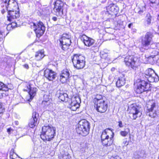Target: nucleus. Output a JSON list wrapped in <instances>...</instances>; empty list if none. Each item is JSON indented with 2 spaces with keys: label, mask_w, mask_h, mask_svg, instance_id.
<instances>
[{
  "label": "nucleus",
  "mask_w": 159,
  "mask_h": 159,
  "mask_svg": "<svg viewBox=\"0 0 159 159\" xmlns=\"http://www.w3.org/2000/svg\"><path fill=\"white\" fill-rule=\"evenodd\" d=\"M137 87L135 91L137 93H141L143 92L149 90L150 84L147 81L141 79L137 80Z\"/></svg>",
  "instance_id": "6"
},
{
  "label": "nucleus",
  "mask_w": 159,
  "mask_h": 159,
  "mask_svg": "<svg viewBox=\"0 0 159 159\" xmlns=\"http://www.w3.org/2000/svg\"><path fill=\"white\" fill-rule=\"evenodd\" d=\"M158 20H159V15L158 16Z\"/></svg>",
  "instance_id": "51"
},
{
  "label": "nucleus",
  "mask_w": 159,
  "mask_h": 159,
  "mask_svg": "<svg viewBox=\"0 0 159 159\" xmlns=\"http://www.w3.org/2000/svg\"><path fill=\"white\" fill-rule=\"evenodd\" d=\"M143 78L145 77V79L150 82H157L159 80L158 76L155 73L154 71L151 68L147 70L145 73L143 74Z\"/></svg>",
  "instance_id": "7"
},
{
  "label": "nucleus",
  "mask_w": 159,
  "mask_h": 159,
  "mask_svg": "<svg viewBox=\"0 0 159 159\" xmlns=\"http://www.w3.org/2000/svg\"><path fill=\"white\" fill-rule=\"evenodd\" d=\"M81 99L79 96H75L72 98V102L70 104V108L73 111H75L80 107Z\"/></svg>",
  "instance_id": "17"
},
{
  "label": "nucleus",
  "mask_w": 159,
  "mask_h": 159,
  "mask_svg": "<svg viewBox=\"0 0 159 159\" xmlns=\"http://www.w3.org/2000/svg\"><path fill=\"white\" fill-rule=\"evenodd\" d=\"M139 59L134 56H127L124 58V61L126 66L135 69L140 65Z\"/></svg>",
  "instance_id": "5"
},
{
  "label": "nucleus",
  "mask_w": 159,
  "mask_h": 159,
  "mask_svg": "<svg viewBox=\"0 0 159 159\" xmlns=\"http://www.w3.org/2000/svg\"><path fill=\"white\" fill-rule=\"evenodd\" d=\"M44 56V52L42 50L36 52L35 55V59L38 61L41 60Z\"/></svg>",
  "instance_id": "24"
},
{
  "label": "nucleus",
  "mask_w": 159,
  "mask_h": 159,
  "mask_svg": "<svg viewBox=\"0 0 159 159\" xmlns=\"http://www.w3.org/2000/svg\"><path fill=\"white\" fill-rule=\"evenodd\" d=\"M16 5L17 6V2L14 0H9L8 2L5 1L3 4L2 6V8L1 10V12L4 14L7 11L9 12L10 9L12 8V5Z\"/></svg>",
  "instance_id": "16"
},
{
  "label": "nucleus",
  "mask_w": 159,
  "mask_h": 159,
  "mask_svg": "<svg viewBox=\"0 0 159 159\" xmlns=\"http://www.w3.org/2000/svg\"><path fill=\"white\" fill-rule=\"evenodd\" d=\"M19 16V8L17 4V6L12 5V8L10 9V10L8 12V15L7 16L8 20L11 21L12 19L18 18Z\"/></svg>",
  "instance_id": "10"
},
{
  "label": "nucleus",
  "mask_w": 159,
  "mask_h": 159,
  "mask_svg": "<svg viewBox=\"0 0 159 159\" xmlns=\"http://www.w3.org/2000/svg\"><path fill=\"white\" fill-rule=\"evenodd\" d=\"M125 83V80L124 78H119L116 82V86L120 88L124 85Z\"/></svg>",
  "instance_id": "27"
},
{
  "label": "nucleus",
  "mask_w": 159,
  "mask_h": 159,
  "mask_svg": "<svg viewBox=\"0 0 159 159\" xmlns=\"http://www.w3.org/2000/svg\"><path fill=\"white\" fill-rule=\"evenodd\" d=\"M39 117L38 114L36 112H33L31 118L30 120L29 125L30 127L33 128L38 124V120Z\"/></svg>",
  "instance_id": "18"
},
{
  "label": "nucleus",
  "mask_w": 159,
  "mask_h": 159,
  "mask_svg": "<svg viewBox=\"0 0 159 159\" xmlns=\"http://www.w3.org/2000/svg\"><path fill=\"white\" fill-rule=\"evenodd\" d=\"M153 36L152 33L148 32L142 39L141 43L143 47L145 49H148L150 45Z\"/></svg>",
  "instance_id": "13"
},
{
  "label": "nucleus",
  "mask_w": 159,
  "mask_h": 159,
  "mask_svg": "<svg viewBox=\"0 0 159 159\" xmlns=\"http://www.w3.org/2000/svg\"><path fill=\"white\" fill-rule=\"evenodd\" d=\"M0 90L6 91L8 90V88L7 85L0 82Z\"/></svg>",
  "instance_id": "31"
},
{
  "label": "nucleus",
  "mask_w": 159,
  "mask_h": 159,
  "mask_svg": "<svg viewBox=\"0 0 159 159\" xmlns=\"http://www.w3.org/2000/svg\"><path fill=\"white\" fill-rule=\"evenodd\" d=\"M52 19L54 21H56L57 20V18L56 17L54 16L52 17Z\"/></svg>",
  "instance_id": "44"
},
{
  "label": "nucleus",
  "mask_w": 159,
  "mask_h": 159,
  "mask_svg": "<svg viewBox=\"0 0 159 159\" xmlns=\"http://www.w3.org/2000/svg\"><path fill=\"white\" fill-rule=\"evenodd\" d=\"M140 109V108L134 104H131L129 107L128 110L132 119L135 120L137 117H140L142 113Z\"/></svg>",
  "instance_id": "11"
},
{
  "label": "nucleus",
  "mask_w": 159,
  "mask_h": 159,
  "mask_svg": "<svg viewBox=\"0 0 159 159\" xmlns=\"http://www.w3.org/2000/svg\"><path fill=\"white\" fill-rule=\"evenodd\" d=\"M95 107L97 111L100 113H104L107 110L108 107L107 102L104 100H101L94 103Z\"/></svg>",
  "instance_id": "14"
},
{
  "label": "nucleus",
  "mask_w": 159,
  "mask_h": 159,
  "mask_svg": "<svg viewBox=\"0 0 159 159\" xmlns=\"http://www.w3.org/2000/svg\"><path fill=\"white\" fill-rule=\"evenodd\" d=\"M106 15L109 18L114 15H116L119 11V7L114 4H111L107 7Z\"/></svg>",
  "instance_id": "15"
},
{
  "label": "nucleus",
  "mask_w": 159,
  "mask_h": 159,
  "mask_svg": "<svg viewBox=\"0 0 159 159\" xmlns=\"http://www.w3.org/2000/svg\"><path fill=\"white\" fill-rule=\"evenodd\" d=\"M114 133L109 129L104 130L101 136L102 144L103 146L108 147L111 146L113 141Z\"/></svg>",
  "instance_id": "1"
},
{
  "label": "nucleus",
  "mask_w": 159,
  "mask_h": 159,
  "mask_svg": "<svg viewBox=\"0 0 159 159\" xmlns=\"http://www.w3.org/2000/svg\"><path fill=\"white\" fill-rule=\"evenodd\" d=\"M44 75L45 77L50 81L54 80L56 77L55 72L49 69H46L44 70Z\"/></svg>",
  "instance_id": "19"
},
{
  "label": "nucleus",
  "mask_w": 159,
  "mask_h": 159,
  "mask_svg": "<svg viewBox=\"0 0 159 159\" xmlns=\"http://www.w3.org/2000/svg\"><path fill=\"white\" fill-rule=\"evenodd\" d=\"M31 25L34 28L37 37L39 38L44 33L45 30V27L43 23L41 21L36 23H32Z\"/></svg>",
  "instance_id": "8"
},
{
  "label": "nucleus",
  "mask_w": 159,
  "mask_h": 159,
  "mask_svg": "<svg viewBox=\"0 0 159 159\" xmlns=\"http://www.w3.org/2000/svg\"><path fill=\"white\" fill-rule=\"evenodd\" d=\"M145 6V4L143 3H141V4L139 7V10L138 12L139 14L142 15L143 14L146 10Z\"/></svg>",
  "instance_id": "29"
},
{
  "label": "nucleus",
  "mask_w": 159,
  "mask_h": 159,
  "mask_svg": "<svg viewBox=\"0 0 159 159\" xmlns=\"http://www.w3.org/2000/svg\"><path fill=\"white\" fill-rule=\"evenodd\" d=\"M3 32H0V41L3 40V38L4 36L3 35Z\"/></svg>",
  "instance_id": "38"
},
{
  "label": "nucleus",
  "mask_w": 159,
  "mask_h": 159,
  "mask_svg": "<svg viewBox=\"0 0 159 159\" xmlns=\"http://www.w3.org/2000/svg\"><path fill=\"white\" fill-rule=\"evenodd\" d=\"M27 89H25V90L29 91V94L30 96V99H32L34 96L35 95L36 92L37 91V89L36 88H32L30 85L27 86Z\"/></svg>",
  "instance_id": "22"
},
{
  "label": "nucleus",
  "mask_w": 159,
  "mask_h": 159,
  "mask_svg": "<svg viewBox=\"0 0 159 159\" xmlns=\"http://www.w3.org/2000/svg\"><path fill=\"white\" fill-rule=\"evenodd\" d=\"M133 25L132 23H130L128 25V27L129 28H131V26Z\"/></svg>",
  "instance_id": "46"
},
{
  "label": "nucleus",
  "mask_w": 159,
  "mask_h": 159,
  "mask_svg": "<svg viewBox=\"0 0 159 159\" xmlns=\"http://www.w3.org/2000/svg\"><path fill=\"white\" fill-rule=\"evenodd\" d=\"M44 101L45 102H48V101Z\"/></svg>",
  "instance_id": "52"
},
{
  "label": "nucleus",
  "mask_w": 159,
  "mask_h": 159,
  "mask_svg": "<svg viewBox=\"0 0 159 159\" xmlns=\"http://www.w3.org/2000/svg\"><path fill=\"white\" fill-rule=\"evenodd\" d=\"M10 158L11 159H15L14 158H13V157H12L11 156H10Z\"/></svg>",
  "instance_id": "50"
},
{
  "label": "nucleus",
  "mask_w": 159,
  "mask_h": 159,
  "mask_svg": "<svg viewBox=\"0 0 159 159\" xmlns=\"http://www.w3.org/2000/svg\"><path fill=\"white\" fill-rule=\"evenodd\" d=\"M14 123L16 125H17L19 124V122L17 121H16L14 122Z\"/></svg>",
  "instance_id": "48"
},
{
  "label": "nucleus",
  "mask_w": 159,
  "mask_h": 159,
  "mask_svg": "<svg viewBox=\"0 0 159 159\" xmlns=\"http://www.w3.org/2000/svg\"><path fill=\"white\" fill-rule=\"evenodd\" d=\"M147 110V115L152 118H154L157 116L156 111V104L153 101L148 102L146 105Z\"/></svg>",
  "instance_id": "12"
},
{
  "label": "nucleus",
  "mask_w": 159,
  "mask_h": 159,
  "mask_svg": "<svg viewBox=\"0 0 159 159\" xmlns=\"http://www.w3.org/2000/svg\"><path fill=\"white\" fill-rule=\"evenodd\" d=\"M94 103L98 102V101L101 100H103L102 99V96L101 95H97L95 98L94 99Z\"/></svg>",
  "instance_id": "34"
},
{
  "label": "nucleus",
  "mask_w": 159,
  "mask_h": 159,
  "mask_svg": "<svg viewBox=\"0 0 159 159\" xmlns=\"http://www.w3.org/2000/svg\"><path fill=\"white\" fill-rule=\"evenodd\" d=\"M70 71L67 69H65L61 71V74L63 75L66 78L68 79L70 76Z\"/></svg>",
  "instance_id": "28"
},
{
  "label": "nucleus",
  "mask_w": 159,
  "mask_h": 159,
  "mask_svg": "<svg viewBox=\"0 0 159 159\" xmlns=\"http://www.w3.org/2000/svg\"><path fill=\"white\" fill-rule=\"evenodd\" d=\"M25 68L26 69H28L29 68V66L27 64H25L24 66Z\"/></svg>",
  "instance_id": "45"
},
{
  "label": "nucleus",
  "mask_w": 159,
  "mask_h": 159,
  "mask_svg": "<svg viewBox=\"0 0 159 159\" xmlns=\"http://www.w3.org/2000/svg\"><path fill=\"white\" fill-rule=\"evenodd\" d=\"M11 25V26H17V24L16 22H12L11 25H8V26H9L10 25Z\"/></svg>",
  "instance_id": "42"
},
{
  "label": "nucleus",
  "mask_w": 159,
  "mask_h": 159,
  "mask_svg": "<svg viewBox=\"0 0 159 159\" xmlns=\"http://www.w3.org/2000/svg\"><path fill=\"white\" fill-rule=\"evenodd\" d=\"M62 159H71V157L69 154L67 155H64L63 156Z\"/></svg>",
  "instance_id": "36"
},
{
  "label": "nucleus",
  "mask_w": 159,
  "mask_h": 159,
  "mask_svg": "<svg viewBox=\"0 0 159 159\" xmlns=\"http://www.w3.org/2000/svg\"><path fill=\"white\" fill-rule=\"evenodd\" d=\"M156 129L157 131L159 132V124L157 126Z\"/></svg>",
  "instance_id": "47"
},
{
  "label": "nucleus",
  "mask_w": 159,
  "mask_h": 159,
  "mask_svg": "<svg viewBox=\"0 0 159 159\" xmlns=\"http://www.w3.org/2000/svg\"><path fill=\"white\" fill-rule=\"evenodd\" d=\"M107 55V54H102L101 55V57L104 59H106Z\"/></svg>",
  "instance_id": "41"
},
{
  "label": "nucleus",
  "mask_w": 159,
  "mask_h": 159,
  "mask_svg": "<svg viewBox=\"0 0 159 159\" xmlns=\"http://www.w3.org/2000/svg\"><path fill=\"white\" fill-rule=\"evenodd\" d=\"M13 129L11 128H8L7 129V132L9 134H11L10 132L11 131H13Z\"/></svg>",
  "instance_id": "43"
},
{
  "label": "nucleus",
  "mask_w": 159,
  "mask_h": 159,
  "mask_svg": "<svg viewBox=\"0 0 159 159\" xmlns=\"http://www.w3.org/2000/svg\"><path fill=\"white\" fill-rule=\"evenodd\" d=\"M72 60L74 66L77 69L83 68L85 65V57L81 54H74Z\"/></svg>",
  "instance_id": "4"
},
{
  "label": "nucleus",
  "mask_w": 159,
  "mask_h": 159,
  "mask_svg": "<svg viewBox=\"0 0 159 159\" xmlns=\"http://www.w3.org/2000/svg\"><path fill=\"white\" fill-rule=\"evenodd\" d=\"M68 79L62 75L61 74H60L58 77V80H59L62 83H64L66 82Z\"/></svg>",
  "instance_id": "30"
},
{
  "label": "nucleus",
  "mask_w": 159,
  "mask_h": 159,
  "mask_svg": "<svg viewBox=\"0 0 159 159\" xmlns=\"http://www.w3.org/2000/svg\"><path fill=\"white\" fill-rule=\"evenodd\" d=\"M118 126L120 128H121L123 127V125L122 122L121 121H119L118 122Z\"/></svg>",
  "instance_id": "39"
},
{
  "label": "nucleus",
  "mask_w": 159,
  "mask_h": 159,
  "mask_svg": "<svg viewBox=\"0 0 159 159\" xmlns=\"http://www.w3.org/2000/svg\"><path fill=\"white\" fill-rule=\"evenodd\" d=\"M144 152L143 151H141L140 152H138L137 155L136 156V158L137 159H142L143 157Z\"/></svg>",
  "instance_id": "33"
},
{
  "label": "nucleus",
  "mask_w": 159,
  "mask_h": 159,
  "mask_svg": "<svg viewBox=\"0 0 159 159\" xmlns=\"http://www.w3.org/2000/svg\"><path fill=\"white\" fill-rule=\"evenodd\" d=\"M152 16L149 13L147 14L145 17L144 25L146 26H148L151 24Z\"/></svg>",
  "instance_id": "26"
},
{
  "label": "nucleus",
  "mask_w": 159,
  "mask_h": 159,
  "mask_svg": "<svg viewBox=\"0 0 159 159\" xmlns=\"http://www.w3.org/2000/svg\"><path fill=\"white\" fill-rule=\"evenodd\" d=\"M81 39L85 45L88 47L92 46L94 43V41L93 39L88 37L85 35H82Z\"/></svg>",
  "instance_id": "20"
},
{
  "label": "nucleus",
  "mask_w": 159,
  "mask_h": 159,
  "mask_svg": "<svg viewBox=\"0 0 159 159\" xmlns=\"http://www.w3.org/2000/svg\"><path fill=\"white\" fill-rule=\"evenodd\" d=\"M66 5L61 0H57L55 2L53 8L54 14L57 16L61 17L63 15L64 7Z\"/></svg>",
  "instance_id": "9"
},
{
  "label": "nucleus",
  "mask_w": 159,
  "mask_h": 159,
  "mask_svg": "<svg viewBox=\"0 0 159 159\" xmlns=\"http://www.w3.org/2000/svg\"><path fill=\"white\" fill-rule=\"evenodd\" d=\"M57 96L61 101L66 102L68 101V97L67 94L62 91H59L58 92Z\"/></svg>",
  "instance_id": "21"
},
{
  "label": "nucleus",
  "mask_w": 159,
  "mask_h": 159,
  "mask_svg": "<svg viewBox=\"0 0 159 159\" xmlns=\"http://www.w3.org/2000/svg\"><path fill=\"white\" fill-rule=\"evenodd\" d=\"M55 131V127L44 126L42 127V133L40 135V137L43 141H50L54 138Z\"/></svg>",
  "instance_id": "2"
},
{
  "label": "nucleus",
  "mask_w": 159,
  "mask_h": 159,
  "mask_svg": "<svg viewBox=\"0 0 159 159\" xmlns=\"http://www.w3.org/2000/svg\"><path fill=\"white\" fill-rule=\"evenodd\" d=\"M130 130L129 128H127L125 130L121 131L120 132V134L122 136H126L129 133Z\"/></svg>",
  "instance_id": "32"
},
{
  "label": "nucleus",
  "mask_w": 159,
  "mask_h": 159,
  "mask_svg": "<svg viewBox=\"0 0 159 159\" xmlns=\"http://www.w3.org/2000/svg\"><path fill=\"white\" fill-rule=\"evenodd\" d=\"M61 38L63 39L64 40L65 39L66 40V43L67 44H71V36L70 35L68 34H63L61 37Z\"/></svg>",
  "instance_id": "25"
},
{
  "label": "nucleus",
  "mask_w": 159,
  "mask_h": 159,
  "mask_svg": "<svg viewBox=\"0 0 159 159\" xmlns=\"http://www.w3.org/2000/svg\"><path fill=\"white\" fill-rule=\"evenodd\" d=\"M154 52L155 53V54L156 55H157L158 54V52H156L155 51H154Z\"/></svg>",
  "instance_id": "49"
},
{
  "label": "nucleus",
  "mask_w": 159,
  "mask_h": 159,
  "mask_svg": "<svg viewBox=\"0 0 159 159\" xmlns=\"http://www.w3.org/2000/svg\"><path fill=\"white\" fill-rule=\"evenodd\" d=\"M110 159H121L120 157L118 156H115L112 157Z\"/></svg>",
  "instance_id": "40"
},
{
  "label": "nucleus",
  "mask_w": 159,
  "mask_h": 159,
  "mask_svg": "<svg viewBox=\"0 0 159 159\" xmlns=\"http://www.w3.org/2000/svg\"><path fill=\"white\" fill-rule=\"evenodd\" d=\"M150 1L152 4H155L158 5L159 3V0H150Z\"/></svg>",
  "instance_id": "37"
},
{
  "label": "nucleus",
  "mask_w": 159,
  "mask_h": 159,
  "mask_svg": "<svg viewBox=\"0 0 159 159\" xmlns=\"http://www.w3.org/2000/svg\"><path fill=\"white\" fill-rule=\"evenodd\" d=\"M65 40L63 39L60 38L59 39L60 43L59 44V46L64 51L67 49L69 46L70 44H67L66 43V40L65 39Z\"/></svg>",
  "instance_id": "23"
},
{
  "label": "nucleus",
  "mask_w": 159,
  "mask_h": 159,
  "mask_svg": "<svg viewBox=\"0 0 159 159\" xmlns=\"http://www.w3.org/2000/svg\"><path fill=\"white\" fill-rule=\"evenodd\" d=\"M5 110V108L2 105V103L0 102V114L3 113Z\"/></svg>",
  "instance_id": "35"
},
{
  "label": "nucleus",
  "mask_w": 159,
  "mask_h": 159,
  "mask_svg": "<svg viewBox=\"0 0 159 159\" xmlns=\"http://www.w3.org/2000/svg\"><path fill=\"white\" fill-rule=\"evenodd\" d=\"M90 128L89 123L85 120H82L79 122L76 131L78 134L85 136L89 134Z\"/></svg>",
  "instance_id": "3"
}]
</instances>
